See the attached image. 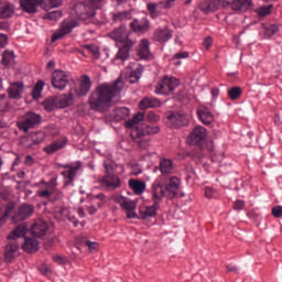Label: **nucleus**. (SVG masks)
<instances>
[{"instance_id":"f257e3e1","label":"nucleus","mask_w":282,"mask_h":282,"mask_svg":"<svg viewBox=\"0 0 282 282\" xmlns=\"http://www.w3.org/2000/svg\"><path fill=\"white\" fill-rule=\"evenodd\" d=\"M124 82L120 77L112 83L98 85L88 96L89 108L98 113H107L116 105V98L120 96Z\"/></svg>"},{"instance_id":"f03ea898","label":"nucleus","mask_w":282,"mask_h":282,"mask_svg":"<svg viewBox=\"0 0 282 282\" xmlns=\"http://www.w3.org/2000/svg\"><path fill=\"white\" fill-rule=\"evenodd\" d=\"M105 1L106 0H84L75 4V14L78 19H82V21H90V23L95 25H100V21L96 19V12L102 8Z\"/></svg>"},{"instance_id":"7ed1b4c3","label":"nucleus","mask_w":282,"mask_h":282,"mask_svg":"<svg viewBox=\"0 0 282 282\" xmlns=\"http://www.w3.org/2000/svg\"><path fill=\"white\" fill-rule=\"evenodd\" d=\"M144 120V112H139L133 116L132 119H129L124 122L126 129L131 130V138L134 142H137L139 149L145 151L151 147V141L149 139H144V129H140V124Z\"/></svg>"},{"instance_id":"20e7f679","label":"nucleus","mask_w":282,"mask_h":282,"mask_svg":"<svg viewBox=\"0 0 282 282\" xmlns=\"http://www.w3.org/2000/svg\"><path fill=\"white\" fill-rule=\"evenodd\" d=\"M41 122H43V117H41V115L29 111L22 116L20 121L17 122V127L20 131L28 133L30 129H36Z\"/></svg>"},{"instance_id":"39448f33","label":"nucleus","mask_w":282,"mask_h":282,"mask_svg":"<svg viewBox=\"0 0 282 282\" xmlns=\"http://www.w3.org/2000/svg\"><path fill=\"white\" fill-rule=\"evenodd\" d=\"M180 87V79L165 75L155 86V94L171 96Z\"/></svg>"},{"instance_id":"423d86ee","label":"nucleus","mask_w":282,"mask_h":282,"mask_svg":"<svg viewBox=\"0 0 282 282\" xmlns=\"http://www.w3.org/2000/svg\"><path fill=\"white\" fill-rule=\"evenodd\" d=\"M37 197L42 199H50L56 193L58 187V175L53 176L50 181H41L39 184Z\"/></svg>"},{"instance_id":"0eeeda50","label":"nucleus","mask_w":282,"mask_h":282,"mask_svg":"<svg viewBox=\"0 0 282 282\" xmlns=\"http://www.w3.org/2000/svg\"><path fill=\"white\" fill-rule=\"evenodd\" d=\"M62 169L66 171L61 172V175L64 177V186H74V180L78 175V171L83 169V162L77 161L69 164L61 165Z\"/></svg>"},{"instance_id":"6e6552de","label":"nucleus","mask_w":282,"mask_h":282,"mask_svg":"<svg viewBox=\"0 0 282 282\" xmlns=\"http://www.w3.org/2000/svg\"><path fill=\"white\" fill-rule=\"evenodd\" d=\"M52 86L54 89L63 91L67 85H69V76L62 69L54 70L51 78Z\"/></svg>"},{"instance_id":"1a4fd4ad","label":"nucleus","mask_w":282,"mask_h":282,"mask_svg":"<svg viewBox=\"0 0 282 282\" xmlns=\"http://www.w3.org/2000/svg\"><path fill=\"white\" fill-rule=\"evenodd\" d=\"M45 140V133L42 131L31 132L30 134L23 137L21 139V144L24 149H34V147H39L41 142Z\"/></svg>"},{"instance_id":"9d476101","label":"nucleus","mask_w":282,"mask_h":282,"mask_svg":"<svg viewBox=\"0 0 282 282\" xmlns=\"http://www.w3.org/2000/svg\"><path fill=\"white\" fill-rule=\"evenodd\" d=\"M79 86L70 88L76 98H84L91 89V78L88 75H82L78 79Z\"/></svg>"},{"instance_id":"9b49d317","label":"nucleus","mask_w":282,"mask_h":282,"mask_svg":"<svg viewBox=\"0 0 282 282\" xmlns=\"http://www.w3.org/2000/svg\"><path fill=\"white\" fill-rule=\"evenodd\" d=\"M115 202L127 213L128 219H135V217H138V214H135V202L124 196L116 197Z\"/></svg>"},{"instance_id":"f8f14e48","label":"nucleus","mask_w":282,"mask_h":282,"mask_svg":"<svg viewBox=\"0 0 282 282\" xmlns=\"http://www.w3.org/2000/svg\"><path fill=\"white\" fill-rule=\"evenodd\" d=\"M99 184L106 188V191H118L122 186V181L116 174H106L99 178Z\"/></svg>"},{"instance_id":"ddd939ff","label":"nucleus","mask_w":282,"mask_h":282,"mask_svg":"<svg viewBox=\"0 0 282 282\" xmlns=\"http://www.w3.org/2000/svg\"><path fill=\"white\" fill-rule=\"evenodd\" d=\"M109 37L112 39V41H116V43H121L123 45L124 43H129L131 40V35L129 34V31H127V26L121 25L113 31L109 33Z\"/></svg>"},{"instance_id":"4468645a","label":"nucleus","mask_w":282,"mask_h":282,"mask_svg":"<svg viewBox=\"0 0 282 282\" xmlns=\"http://www.w3.org/2000/svg\"><path fill=\"white\" fill-rule=\"evenodd\" d=\"M166 195V188L160 181H155L151 186V198L153 204H162V199Z\"/></svg>"},{"instance_id":"2eb2a0df","label":"nucleus","mask_w":282,"mask_h":282,"mask_svg":"<svg viewBox=\"0 0 282 282\" xmlns=\"http://www.w3.org/2000/svg\"><path fill=\"white\" fill-rule=\"evenodd\" d=\"M206 140V128L196 126L187 138L188 144L195 145Z\"/></svg>"},{"instance_id":"dca6fc26","label":"nucleus","mask_w":282,"mask_h":282,"mask_svg":"<svg viewBox=\"0 0 282 282\" xmlns=\"http://www.w3.org/2000/svg\"><path fill=\"white\" fill-rule=\"evenodd\" d=\"M134 45L135 41L128 40V42L122 44V46L117 52L115 61H121V63H124V61H129V57L131 56V51L133 50Z\"/></svg>"},{"instance_id":"f3484780","label":"nucleus","mask_w":282,"mask_h":282,"mask_svg":"<svg viewBox=\"0 0 282 282\" xmlns=\"http://www.w3.org/2000/svg\"><path fill=\"white\" fill-rule=\"evenodd\" d=\"M181 181L180 178L172 176L167 184L164 186L167 199H175L180 193Z\"/></svg>"},{"instance_id":"a211bd4d","label":"nucleus","mask_w":282,"mask_h":282,"mask_svg":"<svg viewBox=\"0 0 282 282\" xmlns=\"http://www.w3.org/2000/svg\"><path fill=\"white\" fill-rule=\"evenodd\" d=\"M24 88L25 85H23V82H14L10 84L9 88L7 89L8 98L11 100H20V98L23 96Z\"/></svg>"},{"instance_id":"6ab92c4d","label":"nucleus","mask_w":282,"mask_h":282,"mask_svg":"<svg viewBox=\"0 0 282 282\" xmlns=\"http://www.w3.org/2000/svg\"><path fill=\"white\" fill-rule=\"evenodd\" d=\"M31 234L36 239H43V237H45L47 234V221L43 219L35 220L31 227Z\"/></svg>"},{"instance_id":"aec40b11","label":"nucleus","mask_w":282,"mask_h":282,"mask_svg":"<svg viewBox=\"0 0 282 282\" xmlns=\"http://www.w3.org/2000/svg\"><path fill=\"white\" fill-rule=\"evenodd\" d=\"M17 257H19V245L17 241H11L4 247V261L12 263Z\"/></svg>"},{"instance_id":"412c9836","label":"nucleus","mask_w":282,"mask_h":282,"mask_svg":"<svg viewBox=\"0 0 282 282\" xmlns=\"http://www.w3.org/2000/svg\"><path fill=\"white\" fill-rule=\"evenodd\" d=\"M19 3L22 12L36 14L39 12V6H41V0H20Z\"/></svg>"},{"instance_id":"4be33fe9","label":"nucleus","mask_w":282,"mask_h":282,"mask_svg":"<svg viewBox=\"0 0 282 282\" xmlns=\"http://www.w3.org/2000/svg\"><path fill=\"white\" fill-rule=\"evenodd\" d=\"M74 96V90H69L68 94H63L61 96L55 97L56 104H57V109H65L67 107H72L74 105L75 99Z\"/></svg>"},{"instance_id":"5701e85b","label":"nucleus","mask_w":282,"mask_h":282,"mask_svg":"<svg viewBox=\"0 0 282 282\" xmlns=\"http://www.w3.org/2000/svg\"><path fill=\"white\" fill-rule=\"evenodd\" d=\"M34 214V206L23 204L19 207L18 213L14 216L15 221H23Z\"/></svg>"},{"instance_id":"b1692460","label":"nucleus","mask_w":282,"mask_h":282,"mask_svg":"<svg viewBox=\"0 0 282 282\" xmlns=\"http://www.w3.org/2000/svg\"><path fill=\"white\" fill-rule=\"evenodd\" d=\"M254 8V2L252 0H234L231 2V10L237 12H248Z\"/></svg>"},{"instance_id":"393cba45","label":"nucleus","mask_w":282,"mask_h":282,"mask_svg":"<svg viewBox=\"0 0 282 282\" xmlns=\"http://www.w3.org/2000/svg\"><path fill=\"white\" fill-rule=\"evenodd\" d=\"M74 28V22H63L61 25V30L52 35V43H55V41H61V39H63V36H66V34H70Z\"/></svg>"},{"instance_id":"a878e982","label":"nucleus","mask_w":282,"mask_h":282,"mask_svg":"<svg viewBox=\"0 0 282 282\" xmlns=\"http://www.w3.org/2000/svg\"><path fill=\"white\" fill-rule=\"evenodd\" d=\"M197 116L203 124H213V122L215 121L213 112H210V110L206 106H200L197 109Z\"/></svg>"},{"instance_id":"bb28decb","label":"nucleus","mask_w":282,"mask_h":282,"mask_svg":"<svg viewBox=\"0 0 282 282\" xmlns=\"http://www.w3.org/2000/svg\"><path fill=\"white\" fill-rule=\"evenodd\" d=\"M160 210V204L153 203L151 206L141 207L139 215L141 219H149V217H155Z\"/></svg>"},{"instance_id":"cd10ccee","label":"nucleus","mask_w":282,"mask_h":282,"mask_svg":"<svg viewBox=\"0 0 282 282\" xmlns=\"http://www.w3.org/2000/svg\"><path fill=\"white\" fill-rule=\"evenodd\" d=\"M219 0H203L199 3V10L204 12V14H209V12H215L219 8Z\"/></svg>"},{"instance_id":"c85d7f7f","label":"nucleus","mask_w":282,"mask_h":282,"mask_svg":"<svg viewBox=\"0 0 282 282\" xmlns=\"http://www.w3.org/2000/svg\"><path fill=\"white\" fill-rule=\"evenodd\" d=\"M22 249L24 252L32 254L34 252H39V242L36 241V237L34 238H24V242L22 245Z\"/></svg>"},{"instance_id":"c756f323","label":"nucleus","mask_w":282,"mask_h":282,"mask_svg":"<svg viewBox=\"0 0 282 282\" xmlns=\"http://www.w3.org/2000/svg\"><path fill=\"white\" fill-rule=\"evenodd\" d=\"M173 39V33L169 28L159 29L154 32V40L159 43H166V41H171Z\"/></svg>"},{"instance_id":"7c9ffc66","label":"nucleus","mask_w":282,"mask_h":282,"mask_svg":"<svg viewBox=\"0 0 282 282\" xmlns=\"http://www.w3.org/2000/svg\"><path fill=\"white\" fill-rule=\"evenodd\" d=\"M128 184L134 195H142V193L147 191V183H144V181L132 178Z\"/></svg>"},{"instance_id":"2f4dec72","label":"nucleus","mask_w":282,"mask_h":282,"mask_svg":"<svg viewBox=\"0 0 282 282\" xmlns=\"http://www.w3.org/2000/svg\"><path fill=\"white\" fill-rule=\"evenodd\" d=\"M169 120L173 127H188V118L185 115L173 113L169 116Z\"/></svg>"},{"instance_id":"473e14b6","label":"nucleus","mask_w":282,"mask_h":282,"mask_svg":"<svg viewBox=\"0 0 282 282\" xmlns=\"http://www.w3.org/2000/svg\"><path fill=\"white\" fill-rule=\"evenodd\" d=\"M67 144V140H57L50 145L45 147L43 149L44 153H47V155H52L53 153H56V151H61Z\"/></svg>"},{"instance_id":"72a5a7b5","label":"nucleus","mask_w":282,"mask_h":282,"mask_svg":"<svg viewBox=\"0 0 282 282\" xmlns=\"http://www.w3.org/2000/svg\"><path fill=\"white\" fill-rule=\"evenodd\" d=\"M160 101L158 98L153 97H144L140 102H139V109L144 110V109H151L153 107H160Z\"/></svg>"},{"instance_id":"f704fd0d","label":"nucleus","mask_w":282,"mask_h":282,"mask_svg":"<svg viewBox=\"0 0 282 282\" xmlns=\"http://www.w3.org/2000/svg\"><path fill=\"white\" fill-rule=\"evenodd\" d=\"M130 28L133 32H145V30H149V20L147 18L134 20L130 23Z\"/></svg>"},{"instance_id":"c9c22d12","label":"nucleus","mask_w":282,"mask_h":282,"mask_svg":"<svg viewBox=\"0 0 282 282\" xmlns=\"http://www.w3.org/2000/svg\"><path fill=\"white\" fill-rule=\"evenodd\" d=\"M14 4L7 2L3 7H0V19H12L14 17Z\"/></svg>"},{"instance_id":"e433bc0d","label":"nucleus","mask_w":282,"mask_h":282,"mask_svg":"<svg viewBox=\"0 0 282 282\" xmlns=\"http://www.w3.org/2000/svg\"><path fill=\"white\" fill-rule=\"evenodd\" d=\"M25 232H28V227L25 225H19L13 231H11L7 239L11 241H17L20 237H25Z\"/></svg>"},{"instance_id":"4c0bfd02","label":"nucleus","mask_w":282,"mask_h":282,"mask_svg":"<svg viewBox=\"0 0 282 282\" xmlns=\"http://www.w3.org/2000/svg\"><path fill=\"white\" fill-rule=\"evenodd\" d=\"M149 40H142L139 45L138 55L140 58H151V48L149 47Z\"/></svg>"},{"instance_id":"58836bf2","label":"nucleus","mask_w":282,"mask_h":282,"mask_svg":"<svg viewBox=\"0 0 282 282\" xmlns=\"http://www.w3.org/2000/svg\"><path fill=\"white\" fill-rule=\"evenodd\" d=\"M173 161L169 159H161L160 160V172L162 175H171L173 173Z\"/></svg>"},{"instance_id":"ea45409f","label":"nucleus","mask_w":282,"mask_h":282,"mask_svg":"<svg viewBox=\"0 0 282 282\" xmlns=\"http://www.w3.org/2000/svg\"><path fill=\"white\" fill-rule=\"evenodd\" d=\"M77 241L79 243H83L84 246H87V248L90 252H94V250H98V248H100V245H98V242L90 241L85 236H78Z\"/></svg>"},{"instance_id":"a19ab883","label":"nucleus","mask_w":282,"mask_h":282,"mask_svg":"<svg viewBox=\"0 0 282 282\" xmlns=\"http://www.w3.org/2000/svg\"><path fill=\"white\" fill-rule=\"evenodd\" d=\"M1 63L4 65V67H12V65H14V52L4 51Z\"/></svg>"},{"instance_id":"79ce46f5","label":"nucleus","mask_w":282,"mask_h":282,"mask_svg":"<svg viewBox=\"0 0 282 282\" xmlns=\"http://www.w3.org/2000/svg\"><path fill=\"white\" fill-rule=\"evenodd\" d=\"M131 19V12L129 11H121L112 13V21L113 23H122V21H127Z\"/></svg>"},{"instance_id":"37998d69","label":"nucleus","mask_w":282,"mask_h":282,"mask_svg":"<svg viewBox=\"0 0 282 282\" xmlns=\"http://www.w3.org/2000/svg\"><path fill=\"white\" fill-rule=\"evenodd\" d=\"M272 10H274V4L261 6L260 8L256 9V14L258 17H270L272 14Z\"/></svg>"},{"instance_id":"c03bdc74","label":"nucleus","mask_w":282,"mask_h":282,"mask_svg":"<svg viewBox=\"0 0 282 282\" xmlns=\"http://www.w3.org/2000/svg\"><path fill=\"white\" fill-rule=\"evenodd\" d=\"M137 127L143 129L144 135H155L156 133H160V126H140V123H138Z\"/></svg>"},{"instance_id":"a18cd8bd","label":"nucleus","mask_w":282,"mask_h":282,"mask_svg":"<svg viewBox=\"0 0 282 282\" xmlns=\"http://www.w3.org/2000/svg\"><path fill=\"white\" fill-rule=\"evenodd\" d=\"M43 107L45 111H54V109H58V104L56 102V97H50L43 101Z\"/></svg>"},{"instance_id":"49530a36","label":"nucleus","mask_w":282,"mask_h":282,"mask_svg":"<svg viewBox=\"0 0 282 282\" xmlns=\"http://www.w3.org/2000/svg\"><path fill=\"white\" fill-rule=\"evenodd\" d=\"M280 30V26L276 24H270L268 26H264V39H272L274 34H276Z\"/></svg>"},{"instance_id":"de8ad7c7","label":"nucleus","mask_w":282,"mask_h":282,"mask_svg":"<svg viewBox=\"0 0 282 282\" xmlns=\"http://www.w3.org/2000/svg\"><path fill=\"white\" fill-rule=\"evenodd\" d=\"M43 87H45V82L39 80L32 89V97L34 100L41 98V93L43 91Z\"/></svg>"},{"instance_id":"09e8293b","label":"nucleus","mask_w":282,"mask_h":282,"mask_svg":"<svg viewBox=\"0 0 282 282\" xmlns=\"http://www.w3.org/2000/svg\"><path fill=\"white\" fill-rule=\"evenodd\" d=\"M10 109V99L6 94L0 95V113H4Z\"/></svg>"},{"instance_id":"8fccbe9b","label":"nucleus","mask_w":282,"mask_h":282,"mask_svg":"<svg viewBox=\"0 0 282 282\" xmlns=\"http://www.w3.org/2000/svg\"><path fill=\"white\" fill-rule=\"evenodd\" d=\"M104 169L106 170L107 175H113V173H116V169H118V164L113 161H105Z\"/></svg>"},{"instance_id":"3c124183","label":"nucleus","mask_w":282,"mask_h":282,"mask_svg":"<svg viewBox=\"0 0 282 282\" xmlns=\"http://www.w3.org/2000/svg\"><path fill=\"white\" fill-rule=\"evenodd\" d=\"M141 77H142V68L138 67L131 72L128 80L129 83L133 84V83H138V80H140Z\"/></svg>"},{"instance_id":"603ef678","label":"nucleus","mask_w":282,"mask_h":282,"mask_svg":"<svg viewBox=\"0 0 282 282\" xmlns=\"http://www.w3.org/2000/svg\"><path fill=\"white\" fill-rule=\"evenodd\" d=\"M230 100H239L241 98V87H232L228 90Z\"/></svg>"},{"instance_id":"864d4df0","label":"nucleus","mask_w":282,"mask_h":282,"mask_svg":"<svg viewBox=\"0 0 282 282\" xmlns=\"http://www.w3.org/2000/svg\"><path fill=\"white\" fill-rule=\"evenodd\" d=\"M59 215L62 217H67L69 219V221L73 220L74 227L76 228L78 226V219H74V217L69 216V209L67 207H62L58 210Z\"/></svg>"},{"instance_id":"5fc2aeb1","label":"nucleus","mask_w":282,"mask_h":282,"mask_svg":"<svg viewBox=\"0 0 282 282\" xmlns=\"http://www.w3.org/2000/svg\"><path fill=\"white\" fill-rule=\"evenodd\" d=\"M131 111L129 108H117V120H124V118H129Z\"/></svg>"},{"instance_id":"6e6d98bb","label":"nucleus","mask_w":282,"mask_h":282,"mask_svg":"<svg viewBox=\"0 0 282 282\" xmlns=\"http://www.w3.org/2000/svg\"><path fill=\"white\" fill-rule=\"evenodd\" d=\"M63 17V11L61 10H54L46 14L45 19H48L50 21H58Z\"/></svg>"},{"instance_id":"4d7b16f0","label":"nucleus","mask_w":282,"mask_h":282,"mask_svg":"<svg viewBox=\"0 0 282 282\" xmlns=\"http://www.w3.org/2000/svg\"><path fill=\"white\" fill-rule=\"evenodd\" d=\"M148 122H151L152 124H155L160 122V116H158L154 111H150L147 115Z\"/></svg>"},{"instance_id":"13d9d810","label":"nucleus","mask_w":282,"mask_h":282,"mask_svg":"<svg viewBox=\"0 0 282 282\" xmlns=\"http://www.w3.org/2000/svg\"><path fill=\"white\" fill-rule=\"evenodd\" d=\"M217 195V191L213 189V187H205V197L207 199H214Z\"/></svg>"},{"instance_id":"bf43d9fd","label":"nucleus","mask_w":282,"mask_h":282,"mask_svg":"<svg viewBox=\"0 0 282 282\" xmlns=\"http://www.w3.org/2000/svg\"><path fill=\"white\" fill-rule=\"evenodd\" d=\"M53 261H55V263H58L59 265H66L69 260L67 259V257L53 256Z\"/></svg>"},{"instance_id":"052dcab7","label":"nucleus","mask_w":282,"mask_h":282,"mask_svg":"<svg viewBox=\"0 0 282 282\" xmlns=\"http://www.w3.org/2000/svg\"><path fill=\"white\" fill-rule=\"evenodd\" d=\"M188 56H191V54L186 51L184 52H180L174 54V56L172 57V61H180L182 58H188Z\"/></svg>"},{"instance_id":"680f3d73","label":"nucleus","mask_w":282,"mask_h":282,"mask_svg":"<svg viewBox=\"0 0 282 282\" xmlns=\"http://www.w3.org/2000/svg\"><path fill=\"white\" fill-rule=\"evenodd\" d=\"M86 50H88V52L94 56H100V48L96 45H86Z\"/></svg>"},{"instance_id":"e2e57ef3","label":"nucleus","mask_w":282,"mask_h":282,"mask_svg":"<svg viewBox=\"0 0 282 282\" xmlns=\"http://www.w3.org/2000/svg\"><path fill=\"white\" fill-rule=\"evenodd\" d=\"M39 270L42 274H44V276H50V274H52V270H50V267H47V264H42Z\"/></svg>"},{"instance_id":"0e129e2a","label":"nucleus","mask_w":282,"mask_h":282,"mask_svg":"<svg viewBox=\"0 0 282 282\" xmlns=\"http://www.w3.org/2000/svg\"><path fill=\"white\" fill-rule=\"evenodd\" d=\"M272 215L273 217H276L278 219L282 217V206H274L272 208Z\"/></svg>"},{"instance_id":"69168bd1","label":"nucleus","mask_w":282,"mask_h":282,"mask_svg":"<svg viewBox=\"0 0 282 282\" xmlns=\"http://www.w3.org/2000/svg\"><path fill=\"white\" fill-rule=\"evenodd\" d=\"M14 206H15L14 203H9V204L6 206L4 217H10V215L12 214V210H14Z\"/></svg>"},{"instance_id":"338daca9","label":"nucleus","mask_w":282,"mask_h":282,"mask_svg":"<svg viewBox=\"0 0 282 282\" xmlns=\"http://www.w3.org/2000/svg\"><path fill=\"white\" fill-rule=\"evenodd\" d=\"M246 206V202L238 199L234 204L235 210H243V207Z\"/></svg>"},{"instance_id":"774afa93","label":"nucleus","mask_w":282,"mask_h":282,"mask_svg":"<svg viewBox=\"0 0 282 282\" xmlns=\"http://www.w3.org/2000/svg\"><path fill=\"white\" fill-rule=\"evenodd\" d=\"M8 45V35L0 34V47H6Z\"/></svg>"}]
</instances>
